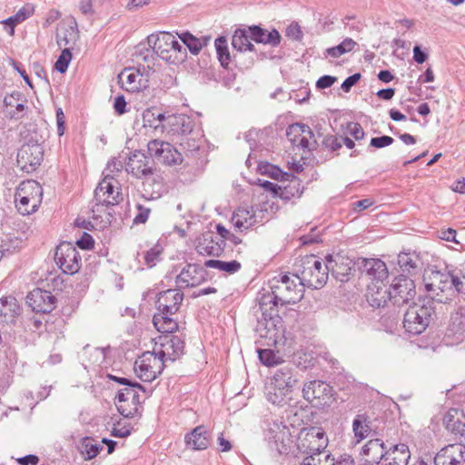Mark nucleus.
Returning <instances> with one entry per match:
<instances>
[{"label":"nucleus","mask_w":465,"mask_h":465,"mask_svg":"<svg viewBox=\"0 0 465 465\" xmlns=\"http://www.w3.org/2000/svg\"><path fill=\"white\" fill-rule=\"evenodd\" d=\"M22 313V308L15 297L9 295L0 298V323L13 324Z\"/></svg>","instance_id":"5701e85b"},{"label":"nucleus","mask_w":465,"mask_h":465,"mask_svg":"<svg viewBox=\"0 0 465 465\" xmlns=\"http://www.w3.org/2000/svg\"><path fill=\"white\" fill-rule=\"evenodd\" d=\"M204 266L207 268L217 269L220 272H224L228 274H233L239 272L242 265L236 260L224 262L220 260H207L204 262Z\"/></svg>","instance_id":"79ce46f5"},{"label":"nucleus","mask_w":465,"mask_h":465,"mask_svg":"<svg viewBox=\"0 0 465 465\" xmlns=\"http://www.w3.org/2000/svg\"><path fill=\"white\" fill-rule=\"evenodd\" d=\"M393 141L394 140L392 137L388 135H382L371 138L370 145L375 148H384L392 144Z\"/></svg>","instance_id":"bf43d9fd"},{"label":"nucleus","mask_w":465,"mask_h":465,"mask_svg":"<svg viewBox=\"0 0 465 465\" xmlns=\"http://www.w3.org/2000/svg\"><path fill=\"white\" fill-rule=\"evenodd\" d=\"M225 247L226 242L213 232H205L197 239L196 251L201 255L219 257L224 253Z\"/></svg>","instance_id":"dca6fc26"},{"label":"nucleus","mask_w":465,"mask_h":465,"mask_svg":"<svg viewBox=\"0 0 465 465\" xmlns=\"http://www.w3.org/2000/svg\"><path fill=\"white\" fill-rule=\"evenodd\" d=\"M360 268L370 279L377 282H382L389 275L385 262L380 259H362Z\"/></svg>","instance_id":"a878e982"},{"label":"nucleus","mask_w":465,"mask_h":465,"mask_svg":"<svg viewBox=\"0 0 465 465\" xmlns=\"http://www.w3.org/2000/svg\"><path fill=\"white\" fill-rule=\"evenodd\" d=\"M108 378H109V380L114 381L121 385H125V386H129V387H137L138 390L145 391V388L143 385H141L138 382L132 381L126 378L117 377L113 374H109Z\"/></svg>","instance_id":"0e129e2a"},{"label":"nucleus","mask_w":465,"mask_h":465,"mask_svg":"<svg viewBox=\"0 0 465 465\" xmlns=\"http://www.w3.org/2000/svg\"><path fill=\"white\" fill-rule=\"evenodd\" d=\"M352 429L358 440L367 438L371 432L370 420L366 414H358L353 420Z\"/></svg>","instance_id":"ea45409f"},{"label":"nucleus","mask_w":465,"mask_h":465,"mask_svg":"<svg viewBox=\"0 0 465 465\" xmlns=\"http://www.w3.org/2000/svg\"><path fill=\"white\" fill-rule=\"evenodd\" d=\"M286 427L282 424V422L272 421L268 424V429L266 430V437L270 441H273L278 444V442H282L285 435Z\"/></svg>","instance_id":"49530a36"},{"label":"nucleus","mask_w":465,"mask_h":465,"mask_svg":"<svg viewBox=\"0 0 465 465\" xmlns=\"http://www.w3.org/2000/svg\"><path fill=\"white\" fill-rule=\"evenodd\" d=\"M217 58L221 64V65L225 68L229 69L230 64L232 62H235L237 59V54L231 55L228 48L227 39L225 36H219L215 39L214 42Z\"/></svg>","instance_id":"c9c22d12"},{"label":"nucleus","mask_w":465,"mask_h":465,"mask_svg":"<svg viewBox=\"0 0 465 465\" xmlns=\"http://www.w3.org/2000/svg\"><path fill=\"white\" fill-rule=\"evenodd\" d=\"M251 41L252 38L248 27L238 28L232 35V45L234 50L240 53L246 51L254 52L255 47Z\"/></svg>","instance_id":"473e14b6"},{"label":"nucleus","mask_w":465,"mask_h":465,"mask_svg":"<svg viewBox=\"0 0 465 465\" xmlns=\"http://www.w3.org/2000/svg\"><path fill=\"white\" fill-rule=\"evenodd\" d=\"M415 296L416 289L413 280L404 275L394 278L389 289V300L393 305L401 307L408 304Z\"/></svg>","instance_id":"f8f14e48"},{"label":"nucleus","mask_w":465,"mask_h":465,"mask_svg":"<svg viewBox=\"0 0 465 465\" xmlns=\"http://www.w3.org/2000/svg\"><path fill=\"white\" fill-rule=\"evenodd\" d=\"M31 167H35L41 164L44 159V147L40 143L31 144Z\"/></svg>","instance_id":"13d9d810"},{"label":"nucleus","mask_w":465,"mask_h":465,"mask_svg":"<svg viewBox=\"0 0 465 465\" xmlns=\"http://www.w3.org/2000/svg\"><path fill=\"white\" fill-rule=\"evenodd\" d=\"M34 195L37 197L36 203H34L31 205V213L36 212L38 210L39 205L42 203L43 198V188L40 183L35 180L31 179V200L34 198Z\"/></svg>","instance_id":"4d7b16f0"},{"label":"nucleus","mask_w":465,"mask_h":465,"mask_svg":"<svg viewBox=\"0 0 465 465\" xmlns=\"http://www.w3.org/2000/svg\"><path fill=\"white\" fill-rule=\"evenodd\" d=\"M29 181H23L19 183L18 187L16 188V192L15 194V206L17 208V211L22 215H27L29 214L28 210V203H29V197L28 194H22V191H25L27 188Z\"/></svg>","instance_id":"37998d69"},{"label":"nucleus","mask_w":465,"mask_h":465,"mask_svg":"<svg viewBox=\"0 0 465 465\" xmlns=\"http://www.w3.org/2000/svg\"><path fill=\"white\" fill-rule=\"evenodd\" d=\"M102 447L95 442L92 438H84L81 444V453L85 457V460H92L95 458Z\"/></svg>","instance_id":"09e8293b"},{"label":"nucleus","mask_w":465,"mask_h":465,"mask_svg":"<svg viewBox=\"0 0 465 465\" xmlns=\"http://www.w3.org/2000/svg\"><path fill=\"white\" fill-rule=\"evenodd\" d=\"M125 170L134 177L143 179L153 174L155 167L151 155L148 156L142 151H134L128 158Z\"/></svg>","instance_id":"4468645a"},{"label":"nucleus","mask_w":465,"mask_h":465,"mask_svg":"<svg viewBox=\"0 0 465 465\" xmlns=\"http://www.w3.org/2000/svg\"><path fill=\"white\" fill-rule=\"evenodd\" d=\"M366 299L369 304L374 308L384 307L389 300V289L384 286L372 283L368 286Z\"/></svg>","instance_id":"2f4dec72"},{"label":"nucleus","mask_w":465,"mask_h":465,"mask_svg":"<svg viewBox=\"0 0 465 465\" xmlns=\"http://www.w3.org/2000/svg\"><path fill=\"white\" fill-rule=\"evenodd\" d=\"M286 36L292 38L296 41L302 40L303 34L302 32L301 26L297 23H292L286 28Z\"/></svg>","instance_id":"680f3d73"},{"label":"nucleus","mask_w":465,"mask_h":465,"mask_svg":"<svg viewBox=\"0 0 465 465\" xmlns=\"http://www.w3.org/2000/svg\"><path fill=\"white\" fill-rule=\"evenodd\" d=\"M387 450L382 440H370L362 448L365 465H379L381 460H385Z\"/></svg>","instance_id":"4be33fe9"},{"label":"nucleus","mask_w":465,"mask_h":465,"mask_svg":"<svg viewBox=\"0 0 465 465\" xmlns=\"http://www.w3.org/2000/svg\"><path fill=\"white\" fill-rule=\"evenodd\" d=\"M261 317H258L257 330L261 336L277 342L284 337L285 327L277 307L263 301H259Z\"/></svg>","instance_id":"39448f33"},{"label":"nucleus","mask_w":465,"mask_h":465,"mask_svg":"<svg viewBox=\"0 0 465 465\" xmlns=\"http://www.w3.org/2000/svg\"><path fill=\"white\" fill-rule=\"evenodd\" d=\"M292 390L290 388L271 382L267 387L266 398L273 405L284 406L292 400Z\"/></svg>","instance_id":"c756f323"},{"label":"nucleus","mask_w":465,"mask_h":465,"mask_svg":"<svg viewBox=\"0 0 465 465\" xmlns=\"http://www.w3.org/2000/svg\"><path fill=\"white\" fill-rule=\"evenodd\" d=\"M302 393L304 399L317 408L329 406L333 401L332 387L322 381H311L304 384Z\"/></svg>","instance_id":"ddd939ff"},{"label":"nucleus","mask_w":465,"mask_h":465,"mask_svg":"<svg viewBox=\"0 0 465 465\" xmlns=\"http://www.w3.org/2000/svg\"><path fill=\"white\" fill-rule=\"evenodd\" d=\"M27 18V12L25 7L21 8L15 15L8 17L7 19L2 21L1 23L4 25L5 30L10 35H13L15 33V27L24 22Z\"/></svg>","instance_id":"de8ad7c7"},{"label":"nucleus","mask_w":465,"mask_h":465,"mask_svg":"<svg viewBox=\"0 0 465 465\" xmlns=\"http://www.w3.org/2000/svg\"><path fill=\"white\" fill-rule=\"evenodd\" d=\"M118 81L129 93H139L148 86V79L143 75L140 69L124 68L118 74Z\"/></svg>","instance_id":"6ab92c4d"},{"label":"nucleus","mask_w":465,"mask_h":465,"mask_svg":"<svg viewBox=\"0 0 465 465\" xmlns=\"http://www.w3.org/2000/svg\"><path fill=\"white\" fill-rule=\"evenodd\" d=\"M137 387H129L120 390L115 397L119 402L126 401L132 399L134 403H139L140 395L136 391Z\"/></svg>","instance_id":"6e6d98bb"},{"label":"nucleus","mask_w":465,"mask_h":465,"mask_svg":"<svg viewBox=\"0 0 465 465\" xmlns=\"http://www.w3.org/2000/svg\"><path fill=\"white\" fill-rule=\"evenodd\" d=\"M361 75L360 73H356V74L347 77L341 84V88L342 89V91L345 93L350 92L351 87L354 86L359 82V80L361 79Z\"/></svg>","instance_id":"338daca9"},{"label":"nucleus","mask_w":465,"mask_h":465,"mask_svg":"<svg viewBox=\"0 0 465 465\" xmlns=\"http://www.w3.org/2000/svg\"><path fill=\"white\" fill-rule=\"evenodd\" d=\"M137 211L138 213L134 218V223H144L149 217V213L151 212L150 208L144 207L142 204H137Z\"/></svg>","instance_id":"69168bd1"},{"label":"nucleus","mask_w":465,"mask_h":465,"mask_svg":"<svg viewBox=\"0 0 465 465\" xmlns=\"http://www.w3.org/2000/svg\"><path fill=\"white\" fill-rule=\"evenodd\" d=\"M79 39V30L74 17H71L68 25H60L56 30V43L59 47H70Z\"/></svg>","instance_id":"b1692460"},{"label":"nucleus","mask_w":465,"mask_h":465,"mask_svg":"<svg viewBox=\"0 0 465 465\" xmlns=\"http://www.w3.org/2000/svg\"><path fill=\"white\" fill-rule=\"evenodd\" d=\"M183 300V293L179 289H168L158 294L156 305L158 312L165 315L176 313Z\"/></svg>","instance_id":"a211bd4d"},{"label":"nucleus","mask_w":465,"mask_h":465,"mask_svg":"<svg viewBox=\"0 0 465 465\" xmlns=\"http://www.w3.org/2000/svg\"><path fill=\"white\" fill-rule=\"evenodd\" d=\"M54 296L45 290L35 288L31 291V310L36 312H51L54 308Z\"/></svg>","instance_id":"393cba45"},{"label":"nucleus","mask_w":465,"mask_h":465,"mask_svg":"<svg viewBox=\"0 0 465 465\" xmlns=\"http://www.w3.org/2000/svg\"><path fill=\"white\" fill-rule=\"evenodd\" d=\"M465 461V446L450 444L442 448L434 457V465H460Z\"/></svg>","instance_id":"aec40b11"},{"label":"nucleus","mask_w":465,"mask_h":465,"mask_svg":"<svg viewBox=\"0 0 465 465\" xmlns=\"http://www.w3.org/2000/svg\"><path fill=\"white\" fill-rule=\"evenodd\" d=\"M114 177L109 173L99 183L94 190L91 213L94 220L102 219L104 215L111 216L107 211L110 206L116 205L123 201V194L119 188H114Z\"/></svg>","instance_id":"7ed1b4c3"},{"label":"nucleus","mask_w":465,"mask_h":465,"mask_svg":"<svg viewBox=\"0 0 465 465\" xmlns=\"http://www.w3.org/2000/svg\"><path fill=\"white\" fill-rule=\"evenodd\" d=\"M186 446L194 450H206L210 444L208 430L205 426L195 427L184 437Z\"/></svg>","instance_id":"cd10ccee"},{"label":"nucleus","mask_w":465,"mask_h":465,"mask_svg":"<svg viewBox=\"0 0 465 465\" xmlns=\"http://www.w3.org/2000/svg\"><path fill=\"white\" fill-rule=\"evenodd\" d=\"M328 437L319 427H311L302 430L298 440V450L305 456L328 451Z\"/></svg>","instance_id":"0eeeda50"},{"label":"nucleus","mask_w":465,"mask_h":465,"mask_svg":"<svg viewBox=\"0 0 465 465\" xmlns=\"http://www.w3.org/2000/svg\"><path fill=\"white\" fill-rule=\"evenodd\" d=\"M301 465H333V457L330 451H322L305 456Z\"/></svg>","instance_id":"a18cd8bd"},{"label":"nucleus","mask_w":465,"mask_h":465,"mask_svg":"<svg viewBox=\"0 0 465 465\" xmlns=\"http://www.w3.org/2000/svg\"><path fill=\"white\" fill-rule=\"evenodd\" d=\"M26 102L25 96L20 92H13L4 99L6 113L11 115L23 112Z\"/></svg>","instance_id":"4c0bfd02"},{"label":"nucleus","mask_w":465,"mask_h":465,"mask_svg":"<svg viewBox=\"0 0 465 465\" xmlns=\"http://www.w3.org/2000/svg\"><path fill=\"white\" fill-rule=\"evenodd\" d=\"M147 150L154 165L155 162L168 166L181 164L183 162L182 153L167 142L157 139L150 141Z\"/></svg>","instance_id":"9d476101"},{"label":"nucleus","mask_w":465,"mask_h":465,"mask_svg":"<svg viewBox=\"0 0 465 465\" xmlns=\"http://www.w3.org/2000/svg\"><path fill=\"white\" fill-rule=\"evenodd\" d=\"M174 120L173 123H172V129L171 131L173 134H189L192 133L193 129V123L190 120V118H173Z\"/></svg>","instance_id":"8fccbe9b"},{"label":"nucleus","mask_w":465,"mask_h":465,"mask_svg":"<svg viewBox=\"0 0 465 465\" xmlns=\"http://www.w3.org/2000/svg\"><path fill=\"white\" fill-rule=\"evenodd\" d=\"M76 243L78 247L83 250H90L94 247V241L89 233L84 232L83 236L76 242Z\"/></svg>","instance_id":"774afa93"},{"label":"nucleus","mask_w":465,"mask_h":465,"mask_svg":"<svg viewBox=\"0 0 465 465\" xmlns=\"http://www.w3.org/2000/svg\"><path fill=\"white\" fill-rule=\"evenodd\" d=\"M178 36L193 54H198L203 46L206 45L207 42L210 40L209 37L201 40L193 35L190 32H183L179 34Z\"/></svg>","instance_id":"a19ab883"},{"label":"nucleus","mask_w":465,"mask_h":465,"mask_svg":"<svg viewBox=\"0 0 465 465\" xmlns=\"http://www.w3.org/2000/svg\"><path fill=\"white\" fill-rule=\"evenodd\" d=\"M71 60L72 53L70 47L64 48L54 64L55 70L61 74L65 73Z\"/></svg>","instance_id":"5fc2aeb1"},{"label":"nucleus","mask_w":465,"mask_h":465,"mask_svg":"<svg viewBox=\"0 0 465 465\" xmlns=\"http://www.w3.org/2000/svg\"><path fill=\"white\" fill-rule=\"evenodd\" d=\"M160 348H155L156 352L163 362L174 361L184 353V341L177 335H170L160 338Z\"/></svg>","instance_id":"2eb2a0df"},{"label":"nucleus","mask_w":465,"mask_h":465,"mask_svg":"<svg viewBox=\"0 0 465 465\" xmlns=\"http://www.w3.org/2000/svg\"><path fill=\"white\" fill-rule=\"evenodd\" d=\"M326 268L331 274L341 282L349 281L353 268V262L348 257L337 255L327 260Z\"/></svg>","instance_id":"412c9836"},{"label":"nucleus","mask_w":465,"mask_h":465,"mask_svg":"<svg viewBox=\"0 0 465 465\" xmlns=\"http://www.w3.org/2000/svg\"><path fill=\"white\" fill-rule=\"evenodd\" d=\"M232 223L235 228L243 232L255 224L256 218L252 210L238 208L233 212Z\"/></svg>","instance_id":"72a5a7b5"},{"label":"nucleus","mask_w":465,"mask_h":465,"mask_svg":"<svg viewBox=\"0 0 465 465\" xmlns=\"http://www.w3.org/2000/svg\"><path fill=\"white\" fill-rule=\"evenodd\" d=\"M153 322L157 331L163 333H172L178 329V323L171 315H165L163 312L153 315Z\"/></svg>","instance_id":"58836bf2"},{"label":"nucleus","mask_w":465,"mask_h":465,"mask_svg":"<svg viewBox=\"0 0 465 465\" xmlns=\"http://www.w3.org/2000/svg\"><path fill=\"white\" fill-rule=\"evenodd\" d=\"M54 262L64 273L74 275L81 269V256L70 242L60 243L54 252Z\"/></svg>","instance_id":"9b49d317"},{"label":"nucleus","mask_w":465,"mask_h":465,"mask_svg":"<svg viewBox=\"0 0 465 465\" xmlns=\"http://www.w3.org/2000/svg\"><path fill=\"white\" fill-rule=\"evenodd\" d=\"M163 251V249L159 243L153 245L143 254L144 264L149 268L155 266V264L161 260Z\"/></svg>","instance_id":"3c124183"},{"label":"nucleus","mask_w":465,"mask_h":465,"mask_svg":"<svg viewBox=\"0 0 465 465\" xmlns=\"http://www.w3.org/2000/svg\"><path fill=\"white\" fill-rule=\"evenodd\" d=\"M293 133H299V135L302 136L300 139L301 148L313 150L316 144V140L314 137V134L312 129L303 124H290L286 131V135H292Z\"/></svg>","instance_id":"c85d7f7f"},{"label":"nucleus","mask_w":465,"mask_h":465,"mask_svg":"<svg viewBox=\"0 0 465 465\" xmlns=\"http://www.w3.org/2000/svg\"><path fill=\"white\" fill-rule=\"evenodd\" d=\"M252 41L258 44L269 45L276 47L281 44L282 36L276 29L267 31L260 25L247 26Z\"/></svg>","instance_id":"bb28decb"},{"label":"nucleus","mask_w":465,"mask_h":465,"mask_svg":"<svg viewBox=\"0 0 465 465\" xmlns=\"http://www.w3.org/2000/svg\"><path fill=\"white\" fill-rule=\"evenodd\" d=\"M387 453L385 465H407L411 458L409 447L404 443L392 446Z\"/></svg>","instance_id":"7c9ffc66"},{"label":"nucleus","mask_w":465,"mask_h":465,"mask_svg":"<svg viewBox=\"0 0 465 465\" xmlns=\"http://www.w3.org/2000/svg\"><path fill=\"white\" fill-rule=\"evenodd\" d=\"M294 369L290 365H284L276 370L272 382L292 390L297 380L293 375Z\"/></svg>","instance_id":"e433bc0d"},{"label":"nucleus","mask_w":465,"mask_h":465,"mask_svg":"<svg viewBox=\"0 0 465 465\" xmlns=\"http://www.w3.org/2000/svg\"><path fill=\"white\" fill-rule=\"evenodd\" d=\"M258 355L261 362L266 366H275L282 363V358L270 349H259Z\"/></svg>","instance_id":"603ef678"},{"label":"nucleus","mask_w":465,"mask_h":465,"mask_svg":"<svg viewBox=\"0 0 465 465\" xmlns=\"http://www.w3.org/2000/svg\"><path fill=\"white\" fill-rule=\"evenodd\" d=\"M206 271L196 265L187 264L175 278V283L180 289L193 288L205 281Z\"/></svg>","instance_id":"f3484780"},{"label":"nucleus","mask_w":465,"mask_h":465,"mask_svg":"<svg viewBox=\"0 0 465 465\" xmlns=\"http://www.w3.org/2000/svg\"><path fill=\"white\" fill-rule=\"evenodd\" d=\"M461 271L459 273L455 272H440L431 270L426 272L423 275L425 290L429 293L430 300L440 303H445L451 299L454 292H461L464 287L465 275Z\"/></svg>","instance_id":"f257e3e1"},{"label":"nucleus","mask_w":465,"mask_h":465,"mask_svg":"<svg viewBox=\"0 0 465 465\" xmlns=\"http://www.w3.org/2000/svg\"><path fill=\"white\" fill-rule=\"evenodd\" d=\"M304 287L299 282L294 273L292 277L288 274H281L274 277L271 282V292L262 294L261 301L277 307L282 305L294 304L303 297Z\"/></svg>","instance_id":"f03ea898"},{"label":"nucleus","mask_w":465,"mask_h":465,"mask_svg":"<svg viewBox=\"0 0 465 465\" xmlns=\"http://www.w3.org/2000/svg\"><path fill=\"white\" fill-rule=\"evenodd\" d=\"M28 160L29 156L27 153V147L25 144H24L17 152V165L21 170H26Z\"/></svg>","instance_id":"e2e57ef3"},{"label":"nucleus","mask_w":465,"mask_h":465,"mask_svg":"<svg viewBox=\"0 0 465 465\" xmlns=\"http://www.w3.org/2000/svg\"><path fill=\"white\" fill-rule=\"evenodd\" d=\"M434 312L432 301H427L422 304L414 303L404 314L403 327L409 333L420 334L429 326Z\"/></svg>","instance_id":"423d86ee"},{"label":"nucleus","mask_w":465,"mask_h":465,"mask_svg":"<svg viewBox=\"0 0 465 465\" xmlns=\"http://www.w3.org/2000/svg\"><path fill=\"white\" fill-rule=\"evenodd\" d=\"M165 363L156 352L145 351L134 362V371L143 381L151 382L155 380L163 371Z\"/></svg>","instance_id":"6e6552de"},{"label":"nucleus","mask_w":465,"mask_h":465,"mask_svg":"<svg viewBox=\"0 0 465 465\" xmlns=\"http://www.w3.org/2000/svg\"><path fill=\"white\" fill-rule=\"evenodd\" d=\"M147 45L149 48H146V53L140 52V55H143L144 62L150 61V48L153 53L157 54L163 60L168 63H175L176 57L172 54V49L173 45V35L168 32H160L158 34H152L147 37Z\"/></svg>","instance_id":"1a4fd4ad"},{"label":"nucleus","mask_w":465,"mask_h":465,"mask_svg":"<svg viewBox=\"0 0 465 465\" xmlns=\"http://www.w3.org/2000/svg\"><path fill=\"white\" fill-rule=\"evenodd\" d=\"M444 422L447 430L462 438L460 444H463L465 446V423L460 420H454L449 417L444 419Z\"/></svg>","instance_id":"864d4df0"},{"label":"nucleus","mask_w":465,"mask_h":465,"mask_svg":"<svg viewBox=\"0 0 465 465\" xmlns=\"http://www.w3.org/2000/svg\"><path fill=\"white\" fill-rule=\"evenodd\" d=\"M323 145L331 152H335L341 148V140L340 137L329 135L323 138Z\"/></svg>","instance_id":"052dcab7"},{"label":"nucleus","mask_w":465,"mask_h":465,"mask_svg":"<svg viewBox=\"0 0 465 465\" xmlns=\"http://www.w3.org/2000/svg\"><path fill=\"white\" fill-rule=\"evenodd\" d=\"M398 264L403 272L417 273L422 266V262L415 252H401L398 255Z\"/></svg>","instance_id":"f704fd0d"},{"label":"nucleus","mask_w":465,"mask_h":465,"mask_svg":"<svg viewBox=\"0 0 465 465\" xmlns=\"http://www.w3.org/2000/svg\"><path fill=\"white\" fill-rule=\"evenodd\" d=\"M295 274L303 287L320 289L327 282L326 263L316 255H305L295 264Z\"/></svg>","instance_id":"20e7f679"},{"label":"nucleus","mask_w":465,"mask_h":465,"mask_svg":"<svg viewBox=\"0 0 465 465\" xmlns=\"http://www.w3.org/2000/svg\"><path fill=\"white\" fill-rule=\"evenodd\" d=\"M258 170L262 174L268 175L276 180H288V177L290 176L288 173L282 172L278 166L268 162H261L258 164Z\"/></svg>","instance_id":"c03bdc74"}]
</instances>
